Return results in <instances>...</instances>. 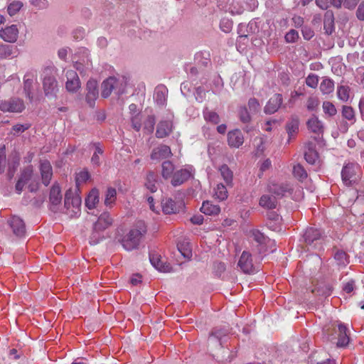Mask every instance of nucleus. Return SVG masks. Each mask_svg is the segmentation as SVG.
Segmentation results:
<instances>
[{
    "label": "nucleus",
    "instance_id": "f8f14e48",
    "mask_svg": "<svg viewBox=\"0 0 364 364\" xmlns=\"http://www.w3.org/2000/svg\"><path fill=\"white\" fill-rule=\"evenodd\" d=\"M39 169L41 176L42 183L48 186L53 176V168L49 161L41 160L40 161Z\"/></svg>",
    "mask_w": 364,
    "mask_h": 364
},
{
    "label": "nucleus",
    "instance_id": "ddd939ff",
    "mask_svg": "<svg viewBox=\"0 0 364 364\" xmlns=\"http://www.w3.org/2000/svg\"><path fill=\"white\" fill-rule=\"evenodd\" d=\"M67 81L65 83L66 90L68 92H75L80 87V82L77 73L69 70L66 71Z\"/></svg>",
    "mask_w": 364,
    "mask_h": 364
},
{
    "label": "nucleus",
    "instance_id": "423d86ee",
    "mask_svg": "<svg viewBox=\"0 0 364 364\" xmlns=\"http://www.w3.org/2000/svg\"><path fill=\"white\" fill-rule=\"evenodd\" d=\"M24 108L23 102L19 98H11L0 102V109L3 112H21Z\"/></svg>",
    "mask_w": 364,
    "mask_h": 364
},
{
    "label": "nucleus",
    "instance_id": "58836bf2",
    "mask_svg": "<svg viewBox=\"0 0 364 364\" xmlns=\"http://www.w3.org/2000/svg\"><path fill=\"white\" fill-rule=\"evenodd\" d=\"M251 237L259 245H267L270 242V239L266 237L263 233L258 230H252L250 232Z\"/></svg>",
    "mask_w": 364,
    "mask_h": 364
},
{
    "label": "nucleus",
    "instance_id": "7c9ffc66",
    "mask_svg": "<svg viewBox=\"0 0 364 364\" xmlns=\"http://www.w3.org/2000/svg\"><path fill=\"white\" fill-rule=\"evenodd\" d=\"M200 211L208 215H215L219 214L220 208L217 205H213L209 201H204L200 208Z\"/></svg>",
    "mask_w": 364,
    "mask_h": 364
},
{
    "label": "nucleus",
    "instance_id": "79ce46f5",
    "mask_svg": "<svg viewBox=\"0 0 364 364\" xmlns=\"http://www.w3.org/2000/svg\"><path fill=\"white\" fill-rule=\"evenodd\" d=\"M220 171L227 185H231L232 182L233 174L229 167L224 164L220 167Z\"/></svg>",
    "mask_w": 364,
    "mask_h": 364
},
{
    "label": "nucleus",
    "instance_id": "4468645a",
    "mask_svg": "<svg viewBox=\"0 0 364 364\" xmlns=\"http://www.w3.org/2000/svg\"><path fill=\"white\" fill-rule=\"evenodd\" d=\"M61 200L62 195L60 193V188L57 183H54L50 188L49 196V201L52 211L56 212L58 210V205L60 204Z\"/></svg>",
    "mask_w": 364,
    "mask_h": 364
},
{
    "label": "nucleus",
    "instance_id": "052dcab7",
    "mask_svg": "<svg viewBox=\"0 0 364 364\" xmlns=\"http://www.w3.org/2000/svg\"><path fill=\"white\" fill-rule=\"evenodd\" d=\"M141 117L140 116L139 114H136L131 117L132 127L136 132H139L141 129Z\"/></svg>",
    "mask_w": 364,
    "mask_h": 364
},
{
    "label": "nucleus",
    "instance_id": "de8ad7c7",
    "mask_svg": "<svg viewBox=\"0 0 364 364\" xmlns=\"http://www.w3.org/2000/svg\"><path fill=\"white\" fill-rule=\"evenodd\" d=\"M334 259L338 265L345 266L348 263V258L347 254L343 250H338L334 254Z\"/></svg>",
    "mask_w": 364,
    "mask_h": 364
},
{
    "label": "nucleus",
    "instance_id": "20e7f679",
    "mask_svg": "<svg viewBox=\"0 0 364 364\" xmlns=\"http://www.w3.org/2000/svg\"><path fill=\"white\" fill-rule=\"evenodd\" d=\"M43 86L46 96H53L58 91V82L53 73V68L48 67L44 69Z\"/></svg>",
    "mask_w": 364,
    "mask_h": 364
},
{
    "label": "nucleus",
    "instance_id": "dca6fc26",
    "mask_svg": "<svg viewBox=\"0 0 364 364\" xmlns=\"http://www.w3.org/2000/svg\"><path fill=\"white\" fill-rule=\"evenodd\" d=\"M283 102L281 94L274 95L267 102L264 108V112L267 114H272L276 112L281 107Z\"/></svg>",
    "mask_w": 364,
    "mask_h": 364
},
{
    "label": "nucleus",
    "instance_id": "1a4fd4ad",
    "mask_svg": "<svg viewBox=\"0 0 364 364\" xmlns=\"http://www.w3.org/2000/svg\"><path fill=\"white\" fill-rule=\"evenodd\" d=\"M86 97L85 100L87 105L90 107H94L95 105V101L98 98L99 91L97 87V82L95 80H90L87 82L86 86Z\"/></svg>",
    "mask_w": 364,
    "mask_h": 364
},
{
    "label": "nucleus",
    "instance_id": "e2e57ef3",
    "mask_svg": "<svg viewBox=\"0 0 364 364\" xmlns=\"http://www.w3.org/2000/svg\"><path fill=\"white\" fill-rule=\"evenodd\" d=\"M156 123V119L154 116L149 115L146 118L144 122V129L147 130L149 132L151 133L154 131V125Z\"/></svg>",
    "mask_w": 364,
    "mask_h": 364
},
{
    "label": "nucleus",
    "instance_id": "c9c22d12",
    "mask_svg": "<svg viewBox=\"0 0 364 364\" xmlns=\"http://www.w3.org/2000/svg\"><path fill=\"white\" fill-rule=\"evenodd\" d=\"M203 117L206 122L212 123L213 124H218L220 122V117L214 111L210 110L208 108H205L203 110Z\"/></svg>",
    "mask_w": 364,
    "mask_h": 364
},
{
    "label": "nucleus",
    "instance_id": "5fc2aeb1",
    "mask_svg": "<svg viewBox=\"0 0 364 364\" xmlns=\"http://www.w3.org/2000/svg\"><path fill=\"white\" fill-rule=\"evenodd\" d=\"M281 221L282 218L279 216H276V220H271L267 222V227L273 231L279 232L282 230Z\"/></svg>",
    "mask_w": 364,
    "mask_h": 364
},
{
    "label": "nucleus",
    "instance_id": "0eeeda50",
    "mask_svg": "<svg viewBox=\"0 0 364 364\" xmlns=\"http://www.w3.org/2000/svg\"><path fill=\"white\" fill-rule=\"evenodd\" d=\"M268 189L269 193L274 194L276 198H282L286 196L287 193H291L292 186L290 183L287 182H271L269 184Z\"/></svg>",
    "mask_w": 364,
    "mask_h": 364
},
{
    "label": "nucleus",
    "instance_id": "473e14b6",
    "mask_svg": "<svg viewBox=\"0 0 364 364\" xmlns=\"http://www.w3.org/2000/svg\"><path fill=\"white\" fill-rule=\"evenodd\" d=\"M161 175L164 179L172 178L174 173V165L170 161H165L162 164Z\"/></svg>",
    "mask_w": 364,
    "mask_h": 364
},
{
    "label": "nucleus",
    "instance_id": "412c9836",
    "mask_svg": "<svg viewBox=\"0 0 364 364\" xmlns=\"http://www.w3.org/2000/svg\"><path fill=\"white\" fill-rule=\"evenodd\" d=\"M113 219L107 212L102 213L97 220L93 224L97 230H101L103 232L112 225Z\"/></svg>",
    "mask_w": 364,
    "mask_h": 364
},
{
    "label": "nucleus",
    "instance_id": "393cba45",
    "mask_svg": "<svg viewBox=\"0 0 364 364\" xmlns=\"http://www.w3.org/2000/svg\"><path fill=\"white\" fill-rule=\"evenodd\" d=\"M228 141L230 146L238 148L244 142V137L240 130L235 129L228 134Z\"/></svg>",
    "mask_w": 364,
    "mask_h": 364
},
{
    "label": "nucleus",
    "instance_id": "37998d69",
    "mask_svg": "<svg viewBox=\"0 0 364 364\" xmlns=\"http://www.w3.org/2000/svg\"><path fill=\"white\" fill-rule=\"evenodd\" d=\"M103 238V231L101 230H97L95 226L93 225L92 231L90 236V243L91 245H96L99 243Z\"/></svg>",
    "mask_w": 364,
    "mask_h": 364
},
{
    "label": "nucleus",
    "instance_id": "09e8293b",
    "mask_svg": "<svg viewBox=\"0 0 364 364\" xmlns=\"http://www.w3.org/2000/svg\"><path fill=\"white\" fill-rule=\"evenodd\" d=\"M323 112L326 114H328L330 117L335 116L337 113V109L334 105L329 102V101H325L323 102L322 105Z\"/></svg>",
    "mask_w": 364,
    "mask_h": 364
},
{
    "label": "nucleus",
    "instance_id": "72a5a7b5",
    "mask_svg": "<svg viewBox=\"0 0 364 364\" xmlns=\"http://www.w3.org/2000/svg\"><path fill=\"white\" fill-rule=\"evenodd\" d=\"M116 199V189L112 187L108 188L105 196V205L107 207L112 208L115 203Z\"/></svg>",
    "mask_w": 364,
    "mask_h": 364
},
{
    "label": "nucleus",
    "instance_id": "864d4df0",
    "mask_svg": "<svg viewBox=\"0 0 364 364\" xmlns=\"http://www.w3.org/2000/svg\"><path fill=\"white\" fill-rule=\"evenodd\" d=\"M33 172V170L32 166H29L22 171L20 178L18 179L27 183L28 181L31 178Z\"/></svg>",
    "mask_w": 364,
    "mask_h": 364
},
{
    "label": "nucleus",
    "instance_id": "c03bdc74",
    "mask_svg": "<svg viewBox=\"0 0 364 364\" xmlns=\"http://www.w3.org/2000/svg\"><path fill=\"white\" fill-rule=\"evenodd\" d=\"M350 88L348 86L340 85L337 89V95L339 100L347 102L350 97Z\"/></svg>",
    "mask_w": 364,
    "mask_h": 364
},
{
    "label": "nucleus",
    "instance_id": "338daca9",
    "mask_svg": "<svg viewBox=\"0 0 364 364\" xmlns=\"http://www.w3.org/2000/svg\"><path fill=\"white\" fill-rule=\"evenodd\" d=\"M302 34L306 40H310L314 37V32L311 28L305 26L302 28Z\"/></svg>",
    "mask_w": 364,
    "mask_h": 364
},
{
    "label": "nucleus",
    "instance_id": "13d9d810",
    "mask_svg": "<svg viewBox=\"0 0 364 364\" xmlns=\"http://www.w3.org/2000/svg\"><path fill=\"white\" fill-rule=\"evenodd\" d=\"M319 105V100L316 97H309L306 101V108L309 111H314L317 109Z\"/></svg>",
    "mask_w": 364,
    "mask_h": 364
},
{
    "label": "nucleus",
    "instance_id": "8fccbe9b",
    "mask_svg": "<svg viewBox=\"0 0 364 364\" xmlns=\"http://www.w3.org/2000/svg\"><path fill=\"white\" fill-rule=\"evenodd\" d=\"M23 3L20 1H14L11 2L7 8L9 14L11 16L16 15L23 6Z\"/></svg>",
    "mask_w": 364,
    "mask_h": 364
},
{
    "label": "nucleus",
    "instance_id": "6ab92c4d",
    "mask_svg": "<svg viewBox=\"0 0 364 364\" xmlns=\"http://www.w3.org/2000/svg\"><path fill=\"white\" fill-rule=\"evenodd\" d=\"M304 239L307 245H313L315 242L314 246L316 247L318 241L321 239V233L316 228H309L304 234Z\"/></svg>",
    "mask_w": 364,
    "mask_h": 364
},
{
    "label": "nucleus",
    "instance_id": "aec40b11",
    "mask_svg": "<svg viewBox=\"0 0 364 364\" xmlns=\"http://www.w3.org/2000/svg\"><path fill=\"white\" fill-rule=\"evenodd\" d=\"M173 124L170 120L161 121L156 127V136L157 138H164L168 136L172 132Z\"/></svg>",
    "mask_w": 364,
    "mask_h": 364
},
{
    "label": "nucleus",
    "instance_id": "ea45409f",
    "mask_svg": "<svg viewBox=\"0 0 364 364\" xmlns=\"http://www.w3.org/2000/svg\"><path fill=\"white\" fill-rule=\"evenodd\" d=\"M293 175L300 181H304L308 176L306 171L299 164L294 166Z\"/></svg>",
    "mask_w": 364,
    "mask_h": 364
},
{
    "label": "nucleus",
    "instance_id": "f704fd0d",
    "mask_svg": "<svg viewBox=\"0 0 364 364\" xmlns=\"http://www.w3.org/2000/svg\"><path fill=\"white\" fill-rule=\"evenodd\" d=\"M33 77H30V75L29 74H26L24 76V80H23L24 86H23V89H24V91L26 92V95L27 97L30 100V101H32L33 98V92H32V90H33Z\"/></svg>",
    "mask_w": 364,
    "mask_h": 364
},
{
    "label": "nucleus",
    "instance_id": "6e6552de",
    "mask_svg": "<svg viewBox=\"0 0 364 364\" xmlns=\"http://www.w3.org/2000/svg\"><path fill=\"white\" fill-rule=\"evenodd\" d=\"M359 166L357 164H348L342 169L341 176L346 185L350 186L358 179L356 176Z\"/></svg>",
    "mask_w": 364,
    "mask_h": 364
},
{
    "label": "nucleus",
    "instance_id": "cd10ccee",
    "mask_svg": "<svg viewBox=\"0 0 364 364\" xmlns=\"http://www.w3.org/2000/svg\"><path fill=\"white\" fill-rule=\"evenodd\" d=\"M323 28L328 35H331L334 31V14L332 11H327L324 14Z\"/></svg>",
    "mask_w": 364,
    "mask_h": 364
},
{
    "label": "nucleus",
    "instance_id": "9d476101",
    "mask_svg": "<svg viewBox=\"0 0 364 364\" xmlns=\"http://www.w3.org/2000/svg\"><path fill=\"white\" fill-rule=\"evenodd\" d=\"M18 29L15 24L0 29V38L7 43H15L18 38Z\"/></svg>",
    "mask_w": 364,
    "mask_h": 364
},
{
    "label": "nucleus",
    "instance_id": "4d7b16f0",
    "mask_svg": "<svg viewBox=\"0 0 364 364\" xmlns=\"http://www.w3.org/2000/svg\"><path fill=\"white\" fill-rule=\"evenodd\" d=\"M265 142V139L262 136H258L255 138L254 139V145L256 147L257 154H262L264 151V144Z\"/></svg>",
    "mask_w": 364,
    "mask_h": 364
},
{
    "label": "nucleus",
    "instance_id": "7ed1b4c3",
    "mask_svg": "<svg viewBox=\"0 0 364 364\" xmlns=\"http://www.w3.org/2000/svg\"><path fill=\"white\" fill-rule=\"evenodd\" d=\"M64 206L67 215L71 218L77 217L80 214L81 198L74 196L71 191H68L65 196Z\"/></svg>",
    "mask_w": 364,
    "mask_h": 364
},
{
    "label": "nucleus",
    "instance_id": "f03ea898",
    "mask_svg": "<svg viewBox=\"0 0 364 364\" xmlns=\"http://www.w3.org/2000/svg\"><path fill=\"white\" fill-rule=\"evenodd\" d=\"M126 88V81L124 79H117L110 77L104 80L101 85V95L104 98H107L114 91L117 95L123 94Z\"/></svg>",
    "mask_w": 364,
    "mask_h": 364
},
{
    "label": "nucleus",
    "instance_id": "a19ab883",
    "mask_svg": "<svg viewBox=\"0 0 364 364\" xmlns=\"http://www.w3.org/2000/svg\"><path fill=\"white\" fill-rule=\"evenodd\" d=\"M177 247L178 251L185 258L189 259L191 257L192 252L188 242L183 241L181 242H179L178 243Z\"/></svg>",
    "mask_w": 364,
    "mask_h": 364
},
{
    "label": "nucleus",
    "instance_id": "bb28decb",
    "mask_svg": "<svg viewBox=\"0 0 364 364\" xmlns=\"http://www.w3.org/2000/svg\"><path fill=\"white\" fill-rule=\"evenodd\" d=\"M338 342L337 346L338 347H345L346 346L350 341V338L347 334V328L342 323L338 324Z\"/></svg>",
    "mask_w": 364,
    "mask_h": 364
},
{
    "label": "nucleus",
    "instance_id": "4c0bfd02",
    "mask_svg": "<svg viewBox=\"0 0 364 364\" xmlns=\"http://www.w3.org/2000/svg\"><path fill=\"white\" fill-rule=\"evenodd\" d=\"M156 175L151 171H150L146 176L145 186L151 193H154L157 190V187L156 186Z\"/></svg>",
    "mask_w": 364,
    "mask_h": 364
},
{
    "label": "nucleus",
    "instance_id": "bf43d9fd",
    "mask_svg": "<svg viewBox=\"0 0 364 364\" xmlns=\"http://www.w3.org/2000/svg\"><path fill=\"white\" fill-rule=\"evenodd\" d=\"M90 178V173L87 171H81L77 173L75 177L76 184L79 186L80 184L85 183Z\"/></svg>",
    "mask_w": 364,
    "mask_h": 364
},
{
    "label": "nucleus",
    "instance_id": "b1692460",
    "mask_svg": "<svg viewBox=\"0 0 364 364\" xmlns=\"http://www.w3.org/2000/svg\"><path fill=\"white\" fill-rule=\"evenodd\" d=\"M171 155V151L167 145H160L156 148H154L151 154V158L153 160H160L166 159Z\"/></svg>",
    "mask_w": 364,
    "mask_h": 364
},
{
    "label": "nucleus",
    "instance_id": "3c124183",
    "mask_svg": "<svg viewBox=\"0 0 364 364\" xmlns=\"http://www.w3.org/2000/svg\"><path fill=\"white\" fill-rule=\"evenodd\" d=\"M248 107L252 114L258 113L261 109L259 101L255 97L250 98L248 100Z\"/></svg>",
    "mask_w": 364,
    "mask_h": 364
},
{
    "label": "nucleus",
    "instance_id": "603ef678",
    "mask_svg": "<svg viewBox=\"0 0 364 364\" xmlns=\"http://www.w3.org/2000/svg\"><path fill=\"white\" fill-rule=\"evenodd\" d=\"M342 116L349 121H355V112L354 109L350 106H343Z\"/></svg>",
    "mask_w": 364,
    "mask_h": 364
},
{
    "label": "nucleus",
    "instance_id": "4be33fe9",
    "mask_svg": "<svg viewBox=\"0 0 364 364\" xmlns=\"http://www.w3.org/2000/svg\"><path fill=\"white\" fill-rule=\"evenodd\" d=\"M191 177V172L187 169H179L174 172L171 183L173 186H178L183 184Z\"/></svg>",
    "mask_w": 364,
    "mask_h": 364
},
{
    "label": "nucleus",
    "instance_id": "a211bd4d",
    "mask_svg": "<svg viewBox=\"0 0 364 364\" xmlns=\"http://www.w3.org/2000/svg\"><path fill=\"white\" fill-rule=\"evenodd\" d=\"M238 266L245 273H252L254 270V266L252 259V255L249 252L244 251L239 259Z\"/></svg>",
    "mask_w": 364,
    "mask_h": 364
},
{
    "label": "nucleus",
    "instance_id": "a878e982",
    "mask_svg": "<svg viewBox=\"0 0 364 364\" xmlns=\"http://www.w3.org/2000/svg\"><path fill=\"white\" fill-rule=\"evenodd\" d=\"M306 126L308 129L314 134H320L323 132V122L315 115H313L308 119Z\"/></svg>",
    "mask_w": 364,
    "mask_h": 364
},
{
    "label": "nucleus",
    "instance_id": "9b49d317",
    "mask_svg": "<svg viewBox=\"0 0 364 364\" xmlns=\"http://www.w3.org/2000/svg\"><path fill=\"white\" fill-rule=\"evenodd\" d=\"M299 125L300 119L299 116L296 114H291L290 117L288 119L285 125V129L289 136V141L291 139H294L296 136V135L299 133Z\"/></svg>",
    "mask_w": 364,
    "mask_h": 364
},
{
    "label": "nucleus",
    "instance_id": "69168bd1",
    "mask_svg": "<svg viewBox=\"0 0 364 364\" xmlns=\"http://www.w3.org/2000/svg\"><path fill=\"white\" fill-rule=\"evenodd\" d=\"M299 38L298 32L294 29L290 30L285 35V40L287 43H294Z\"/></svg>",
    "mask_w": 364,
    "mask_h": 364
},
{
    "label": "nucleus",
    "instance_id": "39448f33",
    "mask_svg": "<svg viewBox=\"0 0 364 364\" xmlns=\"http://www.w3.org/2000/svg\"><path fill=\"white\" fill-rule=\"evenodd\" d=\"M8 228L16 237H23L26 235V225L23 219L16 215H13L7 220Z\"/></svg>",
    "mask_w": 364,
    "mask_h": 364
},
{
    "label": "nucleus",
    "instance_id": "c756f323",
    "mask_svg": "<svg viewBox=\"0 0 364 364\" xmlns=\"http://www.w3.org/2000/svg\"><path fill=\"white\" fill-rule=\"evenodd\" d=\"M18 49L10 45L1 44L0 45V58H14L18 55Z\"/></svg>",
    "mask_w": 364,
    "mask_h": 364
},
{
    "label": "nucleus",
    "instance_id": "f257e3e1",
    "mask_svg": "<svg viewBox=\"0 0 364 364\" xmlns=\"http://www.w3.org/2000/svg\"><path fill=\"white\" fill-rule=\"evenodd\" d=\"M146 228L143 223H139L136 228H132L121 240L122 247L127 251L138 248L142 236L146 233Z\"/></svg>",
    "mask_w": 364,
    "mask_h": 364
},
{
    "label": "nucleus",
    "instance_id": "774afa93",
    "mask_svg": "<svg viewBox=\"0 0 364 364\" xmlns=\"http://www.w3.org/2000/svg\"><path fill=\"white\" fill-rule=\"evenodd\" d=\"M356 16L360 21H364V2L358 6L356 11Z\"/></svg>",
    "mask_w": 364,
    "mask_h": 364
},
{
    "label": "nucleus",
    "instance_id": "5701e85b",
    "mask_svg": "<svg viewBox=\"0 0 364 364\" xmlns=\"http://www.w3.org/2000/svg\"><path fill=\"white\" fill-rule=\"evenodd\" d=\"M304 157L310 164H314L318 159V154L316 151V145L313 142H307L305 144Z\"/></svg>",
    "mask_w": 364,
    "mask_h": 364
},
{
    "label": "nucleus",
    "instance_id": "e433bc0d",
    "mask_svg": "<svg viewBox=\"0 0 364 364\" xmlns=\"http://www.w3.org/2000/svg\"><path fill=\"white\" fill-rule=\"evenodd\" d=\"M320 90L323 95H328L333 92L334 90L333 81L329 78L323 79L320 85Z\"/></svg>",
    "mask_w": 364,
    "mask_h": 364
},
{
    "label": "nucleus",
    "instance_id": "2eb2a0df",
    "mask_svg": "<svg viewBox=\"0 0 364 364\" xmlns=\"http://www.w3.org/2000/svg\"><path fill=\"white\" fill-rule=\"evenodd\" d=\"M162 210L165 214H175L183 207L182 201L175 202L171 198L164 199L161 202Z\"/></svg>",
    "mask_w": 364,
    "mask_h": 364
},
{
    "label": "nucleus",
    "instance_id": "a18cd8bd",
    "mask_svg": "<svg viewBox=\"0 0 364 364\" xmlns=\"http://www.w3.org/2000/svg\"><path fill=\"white\" fill-rule=\"evenodd\" d=\"M252 114L250 112H248L247 108L246 107H240L238 110V117L240 120L245 124L250 122L252 120L251 117Z\"/></svg>",
    "mask_w": 364,
    "mask_h": 364
},
{
    "label": "nucleus",
    "instance_id": "49530a36",
    "mask_svg": "<svg viewBox=\"0 0 364 364\" xmlns=\"http://www.w3.org/2000/svg\"><path fill=\"white\" fill-rule=\"evenodd\" d=\"M215 196L220 200H224L228 198V191L223 184H218L215 189Z\"/></svg>",
    "mask_w": 364,
    "mask_h": 364
},
{
    "label": "nucleus",
    "instance_id": "c85d7f7f",
    "mask_svg": "<svg viewBox=\"0 0 364 364\" xmlns=\"http://www.w3.org/2000/svg\"><path fill=\"white\" fill-rule=\"evenodd\" d=\"M259 205L266 209H274L277 205L276 196L264 194L259 199Z\"/></svg>",
    "mask_w": 364,
    "mask_h": 364
},
{
    "label": "nucleus",
    "instance_id": "6e6d98bb",
    "mask_svg": "<svg viewBox=\"0 0 364 364\" xmlns=\"http://www.w3.org/2000/svg\"><path fill=\"white\" fill-rule=\"evenodd\" d=\"M95 152L92 156L91 161L95 165H100V155H102L103 154V150L100 147L99 144H95Z\"/></svg>",
    "mask_w": 364,
    "mask_h": 364
},
{
    "label": "nucleus",
    "instance_id": "680f3d73",
    "mask_svg": "<svg viewBox=\"0 0 364 364\" xmlns=\"http://www.w3.org/2000/svg\"><path fill=\"white\" fill-rule=\"evenodd\" d=\"M318 83V77L315 74H310L306 78V84L311 88H316Z\"/></svg>",
    "mask_w": 364,
    "mask_h": 364
},
{
    "label": "nucleus",
    "instance_id": "2f4dec72",
    "mask_svg": "<svg viewBox=\"0 0 364 364\" xmlns=\"http://www.w3.org/2000/svg\"><path fill=\"white\" fill-rule=\"evenodd\" d=\"M99 202V191L96 188L91 190L85 199V205L90 209H93Z\"/></svg>",
    "mask_w": 364,
    "mask_h": 364
},
{
    "label": "nucleus",
    "instance_id": "f3484780",
    "mask_svg": "<svg viewBox=\"0 0 364 364\" xmlns=\"http://www.w3.org/2000/svg\"><path fill=\"white\" fill-rule=\"evenodd\" d=\"M149 260L152 266L161 272H169L171 267L157 254H150Z\"/></svg>",
    "mask_w": 364,
    "mask_h": 364
},
{
    "label": "nucleus",
    "instance_id": "0e129e2a",
    "mask_svg": "<svg viewBox=\"0 0 364 364\" xmlns=\"http://www.w3.org/2000/svg\"><path fill=\"white\" fill-rule=\"evenodd\" d=\"M220 28L225 33H229L232 28V21L228 18H223L220 23Z\"/></svg>",
    "mask_w": 364,
    "mask_h": 364
}]
</instances>
